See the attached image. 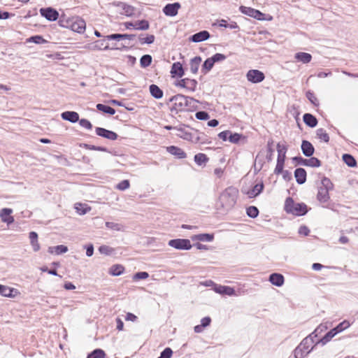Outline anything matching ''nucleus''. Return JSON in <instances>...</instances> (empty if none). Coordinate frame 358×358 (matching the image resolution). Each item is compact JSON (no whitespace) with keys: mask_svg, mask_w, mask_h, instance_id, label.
Listing matches in <instances>:
<instances>
[{"mask_svg":"<svg viewBox=\"0 0 358 358\" xmlns=\"http://www.w3.org/2000/svg\"><path fill=\"white\" fill-rule=\"evenodd\" d=\"M169 102L173 103L170 110L173 116L179 112L192 110L196 107L195 103L198 102V101L192 97L178 94L171 96L167 103Z\"/></svg>","mask_w":358,"mask_h":358,"instance_id":"f257e3e1","label":"nucleus"},{"mask_svg":"<svg viewBox=\"0 0 358 358\" xmlns=\"http://www.w3.org/2000/svg\"><path fill=\"white\" fill-rule=\"evenodd\" d=\"M238 194V190L235 187L230 186L226 188L219 199L222 207L226 209L232 208L236 203Z\"/></svg>","mask_w":358,"mask_h":358,"instance_id":"f03ea898","label":"nucleus"},{"mask_svg":"<svg viewBox=\"0 0 358 358\" xmlns=\"http://www.w3.org/2000/svg\"><path fill=\"white\" fill-rule=\"evenodd\" d=\"M284 208L287 213L296 216L304 215L308 212V207L304 203H295L291 197L286 199Z\"/></svg>","mask_w":358,"mask_h":358,"instance_id":"7ed1b4c3","label":"nucleus"},{"mask_svg":"<svg viewBox=\"0 0 358 358\" xmlns=\"http://www.w3.org/2000/svg\"><path fill=\"white\" fill-rule=\"evenodd\" d=\"M314 343L317 344L312 334L303 338L294 351V357H300L299 352L303 350L306 352V355H308L313 349Z\"/></svg>","mask_w":358,"mask_h":358,"instance_id":"20e7f679","label":"nucleus"},{"mask_svg":"<svg viewBox=\"0 0 358 358\" xmlns=\"http://www.w3.org/2000/svg\"><path fill=\"white\" fill-rule=\"evenodd\" d=\"M292 161L295 162L296 165H303L310 167H319L322 164L319 159L312 156L310 159H304L301 156H296L292 157Z\"/></svg>","mask_w":358,"mask_h":358,"instance_id":"39448f33","label":"nucleus"},{"mask_svg":"<svg viewBox=\"0 0 358 358\" xmlns=\"http://www.w3.org/2000/svg\"><path fill=\"white\" fill-rule=\"evenodd\" d=\"M168 245L177 250H189L192 248V244L189 239L176 238L169 241Z\"/></svg>","mask_w":358,"mask_h":358,"instance_id":"423d86ee","label":"nucleus"},{"mask_svg":"<svg viewBox=\"0 0 358 358\" xmlns=\"http://www.w3.org/2000/svg\"><path fill=\"white\" fill-rule=\"evenodd\" d=\"M218 137L224 141H229L232 143H237L243 137V135L238 133H232L229 130H226L219 133Z\"/></svg>","mask_w":358,"mask_h":358,"instance_id":"0eeeda50","label":"nucleus"},{"mask_svg":"<svg viewBox=\"0 0 358 358\" xmlns=\"http://www.w3.org/2000/svg\"><path fill=\"white\" fill-rule=\"evenodd\" d=\"M247 80L252 83H259L265 79L264 73L257 69L249 70L246 73Z\"/></svg>","mask_w":358,"mask_h":358,"instance_id":"6e6552de","label":"nucleus"},{"mask_svg":"<svg viewBox=\"0 0 358 358\" xmlns=\"http://www.w3.org/2000/svg\"><path fill=\"white\" fill-rule=\"evenodd\" d=\"M86 28L85 21L78 16L73 17L70 29L79 34L83 33Z\"/></svg>","mask_w":358,"mask_h":358,"instance_id":"1a4fd4ad","label":"nucleus"},{"mask_svg":"<svg viewBox=\"0 0 358 358\" xmlns=\"http://www.w3.org/2000/svg\"><path fill=\"white\" fill-rule=\"evenodd\" d=\"M185 127L190 128L191 129L195 131L196 133H199V130L195 129L194 128L190 127L189 126L185 124H180L179 126H177L176 131L178 132L176 135L179 138H181L185 141H189L192 139V133L186 131Z\"/></svg>","mask_w":358,"mask_h":358,"instance_id":"9d476101","label":"nucleus"},{"mask_svg":"<svg viewBox=\"0 0 358 358\" xmlns=\"http://www.w3.org/2000/svg\"><path fill=\"white\" fill-rule=\"evenodd\" d=\"M40 13L41 16L44 17L49 21H55L59 17L57 10L52 7L41 8Z\"/></svg>","mask_w":358,"mask_h":358,"instance_id":"9b49d317","label":"nucleus"},{"mask_svg":"<svg viewBox=\"0 0 358 358\" xmlns=\"http://www.w3.org/2000/svg\"><path fill=\"white\" fill-rule=\"evenodd\" d=\"M95 131L97 136L110 141H115L118 137V135L115 132L102 127H96Z\"/></svg>","mask_w":358,"mask_h":358,"instance_id":"f8f14e48","label":"nucleus"},{"mask_svg":"<svg viewBox=\"0 0 358 358\" xmlns=\"http://www.w3.org/2000/svg\"><path fill=\"white\" fill-rule=\"evenodd\" d=\"M180 6V3L178 2L168 3L164 7L163 12L166 16L173 17L178 14Z\"/></svg>","mask_w":358,"mask_h":358,"instance_id":"ddd939ff","label":"nucleus"},{"mask_svg":"<svg viewBox=\"0 0 358 358\" xmlns=\"http://www.w3.org/2000/svg\"><path fill=\"white\" fill-rule=\"evenodd\" d=\"M176 85L194 92L196 88L197 81L194 79L183 78L179 80Z\"/></svg>","mask_w":358,"mask_h":358,"instance_id":"4468645a","label":"nucleus"},{"mask_svg":"<svg viewBox=\"0 0 358 358\" xmlns=\"http://www.w3.org/2000/svg\"><path fill=\"white\" fill-rule=\"evenodd\" d=\"M106 36L104 39L102 40H97L93 43L90 44V49L95 50H116L118 49L117 48H115L114 46L109 47L108 43H106Z\"/></svg>","mask_w":358,"mask_h":358,"instance_id":"2eb2a0df","label":"nucleus"},{"mask_svg":"<svg viewBox=\"0 0 358 358\" xmlns=\"http://www.w3.org/2000/svg\"><path fill=\"white\" fill-rule=\"evenodd\" d=\"M210 37V33L206 30H203L192 35L189 39L192 42L199 43L208 40Z\"/></svg>","mask_w":358,"mask_h":358,"instance_id":"dca6fc26","label":"nucleus"},{"mask_svg":"<svg viewBox=\"0 0 358 358\" xmlns=\"http://www.w3.org/2000/svg\"><path fill=\"white\" fill-rule=\"evenodd\" d=\"M13 210L8 208H2L0 211V217L3 222L6 223L8 225L14 222V217L11 216Z\"/></svg>","mask_w":358,"mask_h":358,"instance_id":"f3484780","label":"nucleus"},{"mask_svg":"<svg viewBox=\"0 0 358 358\" xmlns=\"http://www.w3.org/2000/svg\"><path fill=\"white\" fill-rule=\"evenodd\" d=\"M301 148L303 154L307 157H310L314 154L315 148L308 141L303 140Z\"/></svg>","mask_w":358,"mask_h":358,"instance_id":"a211bd4d","label":"nucleus"},{"mask_svg":"<svg viewBox=\"0 0 358 358\" xmlns=\"http://www.w3.org/2000/svg\"><path fill=\"white\" fill-rule=\"evenodd\" d=\"M171 74L173 78H182L184 76L185 71L180 62H177L172 64Z\"/></svg>","mask_w":358,"mask_h":358,"instance_id":"6ab92c4d","label":"nucleus"},{"mask_svg":"<svg viewBox=\"0 0 358 358\" xmlns=\"http://www.w3.org/2000/svg\"><path fill=\"white\" fill-rule=\"evenodd\" d=\"M294 177L299 185H303L306 182L307 178L306 171L303 168H297L294 171Z\"/></svg>","mask_w":358,"mask_h":358,"instance_id":"aec40b11","label":"nucleus"},{"mask_svg":"<svg viewBox=\"0 0 358 358\" xmlns=\"http://www.w3.org/2000/svg\"><path fill=\"white\" fill-rule=\"evenodd\" d=\"M166 150L178 159H184L187 157L186 152L182 148L175 145L167 147Z\"/></svg>","mask_w":358,"mask_h":358,"instance_id":"412c9836","label":"nucleus"},{"mask_svg":"<svg viewBox=\"0 0 358 358\" xmlns=\"http://www.w3.org/2000/svg\"><path fill=\"white\" fill-rule=\"evenodd\" d=\"M264 185L263 182H260L254 185L252 189H249L246 192V194L248 196L249 198H255L262 193V192L264 189Z\"/></svg>","mask_w":358,"mask_h":358,"instance_id":"4be33fe9","label":"nucleus"},{"mask_svg":"<svg viewBox=\"0 0 358 358\" xmlns=\"http://www.w3.org/2000/svg\"><path fill=\"white\" fill-rule=\"evenodd\" d=\"M61 117L64 120L71 123H76L79 120V115L75 111H64L61 114Z\"/></svg>","mask_w":358,"mask_h":358,"instance_id":"5701e85b","label":"nucleus"},{"mask_svg":"<svg viewBox=\"0 0 358 358\" xmlns=\"http://www.w3.org/2000/svg\"><path fill=\"white\" fill-rule=\"evenodd\" d=\"M136 37L135 34H113L106 36V39L108 41L115 40V41H120L123 39L132 40Z\"/></svg>","mask_w":358,"mask_h":358,"instance_id":"b1692460","label":"nucleus"},{"mask_svg":"<svg viewBox=\"0 0 358 358\" xmlns=\"http://www.w3.org/2000/svg\"><path fill=\"white\" fill-rule=\"evenodd\" d=\"M284 276L278 273H273L269 276V281L273 285L280 287L284 284Z\"/></svg>","mask_w":358,"mask_h":358,"instance_id":"393cba45","label":"nucleus"},{"mask_svg":"<svg viewBox=\"0 0 358 358\" xmlns=\"http://www.w3.org/2000/svg\"><path fill=\"white\" fill-rule=\"evenodd\" d=\"M329 191L330 190L327 189L326 188H322L320 187H318V192L317 194V199L320 203L327 202L330 199L329 193Z\"/></svg>","mask_w":358,"mask_h":358,"instance_id":"a878e982","label":"nucleus"},{"mask_svg":"<svg viewBox=\"0 0 358 358\" xmlns=\"http://www.w3.org/2000/svg\"><path fill=\"white\" fill-rule=\"evenodd\" d=\"M303 120L304 123L311 128L315 127L318 122L317 118L310 113H305Z\"/></svg>","mask_w":358,"mask_h":358,"instance_id":"bb28decb","label":"nucleus"},{"mask_svg":"<svg viewBox=\"0 0 358 358\" xmlns=\"http://www.w3.org/2000/svg\"><path fill=\"white\" fill-rule=\"evenodd\" d=\"M14 292H17V289H15V288H11L8 286L0 284V294L1 296L12 298L14 297L15 295V294H13Z\"/></svg>","mask_w":358,"mask_h":358,"instance_id":"cd10ccee","label":"nucleus"},{"mask_svg":"<svg viewBox=\"0 0 358 358\" xmlns=\"http://www.w3.org/2000/svg\"><path fill=\"white\" fill-rule=\"evenodd\" d=\"M38 234L35 231H31L29 234L30 239V244L32 246L33 250L37 252L40 250V245L38 241Z\"/></svg>","mask_w":358,"mask_h":358,"instance_id":"c85d7f7f","label":"nucleus"},{"mask_svg":"<svg viewBox=\"0 0 358 358\" xmlns=\"http://www.w3.org/2000/svg\"><path fill=\"white\" fill-rule=\"evenodd\" d=\"M150 94L155 99H159L163 97L164 92L157 85L152 84L149 87Z\"/></svg>","mask_w":358,"mask_h":358,"instance_id":"c756f323","label":"nucleus"},{"mask_svg":"<svg viewBox=\"0 0 358 358\" xmlns=\"http://www.w3.org/2000/svg\"><path fill=\"white\" fill-rule=\"evenodd\" d=\"M294 58L303 64H308L312 59V55L307 52H299L295 54Z\"/></svg>","mask_w":358,"mask_h":358,"instance_id":"7c9ffc66","label":"nucleus"},{"mask_svg":"<svg viewBox=\"0 0 358 358\" xmlns=\"http://www.w3.org/2000/svg\"><path fill=\"white\" fill-rule=\"evenodd\" d=\"M336 334L337 331L334 328L329 331L322 338L316 341V343H322V345H325L327 343L330 341Z\"/></svg>","mask_w":358,"mask_h":358,"instance_id":"2f4dec72","label":"nucleus"},{"mask_svg":"<svg viewBox=\"0 0 358 358\" xmlns=\"http://www.w3.org/2000/svg\"><path fill=\"white\" fill-rule=\"evenodd\" d=\"M201 62V57L200 56H196L190 60V71L192 73H197Z\"/></svg>","mask_w":358,"mask_h":358,"instance_id":"473e14b6","label":"nucleus"},{"mask_svg":"<svg viewBox=\"0 0 358 358\" xmlns=\"http://www.w3.org/2000/svg\"><path fill=\"white\" fill-rule=\"evenodd\" d=\"M215 64L211 57L207 58L201 66V73L204 75L208 73L213 69Z\"/></svg>","mask_w":358,"mask_h":358,"instance_id":"72a5a7b5","label":"nucleus"},{"mask_svg":"<svg viewBox=\"0 0 358 358\" xmlns=\"http://www.w3.org/2000/svg\"><path fill=\"white\" fill-rule=\"evenodd\" d=\"M72 20H73V17H69L65 14H62V15H61L60 17H59L58 23L60 27L69 29L71 27Z\"/></svg>","mask_w":358,"mask_h":358,"instance_id":"f704fd0d","label":"nucleus"},{"mask_svg":"<svg viewBox=\"0 0 358 358\" xmlns=\"http://www.w3.org/2000/svg\"><path fill=\"white\" fill-rule=\"evenodd\" d=\"M193 241L210 242L214 239V235L211 234H199L192 237Z\"/></svg>","mask_w":358,"mask_h":358,"instance_id":"c9c22d12","label":"nucleus"},{"mask_svg":"<svg viewBox=\"0 0 358 358\" xmlns=\"http://www.w3.org/2000/svg\"><path fill=\"white\" fill-rule=\"evenodd\" d=\"M124 271V267L121 264H114L109 269V273L113 276H119Z\"/></svg>","mask_w":358,"mask_h":358,"instance_id":"e433bc0d","label":"nucleus"},{"mask_svg":"<svg viewBox=\"0 0 358 358\" xmlns=\"http://www.w3.org/2000/svg\"><path fill=\"white\" fill-rule=\"evenodd\" d=\"M343 162L349 166V167H355L357 166V161L355 158L350 154H343Z\"/></svg>","mask_w":358,"mask_h":358,"instance_id":"4c0bfd02","label":"nucleus"},{"mask_svg":"<svg viewBox=\"0 0 358 358\" xmlns=\"http://www.w3.org/2000/svg\"><path fill=\"white\" fill-rule=\"evenodd\" d=\"M96 109L99 111L103 112V113H106L110 115H113L115 113V110L110 107V106L105 105L103 103L96 104Z\"/></svg>","mask_w":358,"mask_h":358,"instance_id":"58836bf2","label":"nucleus"},{"mask_svg":"<svg viewBox=\"0 0 358 358\" xmlns=\"http://www.w3.org/2000/svg\"><path fill=\"white\" fill-rule=\"evenodd\" d=\"M155 37L154 35H147L145 36L144 34H141L138 36V41L141 45L143 44H152L154 43Z\"/></svg>","mask_w":358,"mask_h":358,"instance_id":"ea45409f","label":"nucleus"},{"mask_svg":"<svg viewBox=\"0 0 358 358\" xmlns=\"http://www.w3.org/2000/svg\"><path fill=\"white\" fill-rule=\"evenodd\" d=\"M215 291L217 293L227 294L229 296H231L235 294L234 289L228 286L220 285L217 288H216Z\"/></svg>","mask_w":358,"mask_h":358,"instance_id":"a19ab883","label":"nucleus"},{"mask_svg":"<svg viewBox=\"0 0 358 358\" xmlns=\"http://www.w3.org/2000/svg\"><path fill=\"white\" fill-rule=\"evenodd\" d=\"M87 358H106V353L102 349L96 348L89 353Z\"/></svg>","mask_w":358,"mask_h":358,"instance_id":"79ce46f5","label":"nucleus"},{"mask_svg":"<svg viewBox=\"0 0 358 358\" xmlns=\"http://www.w3.org/2000/svg\"><path fill=\"white\" fill-rule=\"evenodd\" d=\"M150 27L148 20H142L135 22L134 29L137 30H147Z\"/></svg>","mask_w":358,"mask_h":358,"instance_id":"37998d69","label":"nucleus"},{"mask_svg":"<svg viewBox=\"0 0 358 358\" xmlns=\"http://www.w3.org/2000/svg\"><path fill=\"white\" fill-rule=\"evenodd\" d=\"M80 147L84 148L87 150H96V151L110 152L107 148L103 147V146H96V145H90L87 143H83L80 145Z\"/></svg>","mask_w":358,"mask_h":358,"instance_id":"c03bdc74","label":"nucleus"},{"mask_svg":"<svg viewBox=\"0 0 358 358\" xmlns=\"http://www.w3.org/2000/svg\"><path fill=\"white\" fill-rule=\"evenodd\" d=\"M208 160L207 155L203 153H198L194 155V162L199 166L205 164Z\"/></svg>","mask_w":358,"mask_h":358,"instance_id":"a18cd8bd","label":"nucleus"},{"mask_svg":"<svg viewBox=\"0 0 358 358\" xmlns=\"http://www.w3.org/2000/svg\"><path fill=\"white\" fill-rule=\"evenodd\" d=\"M152 61V57L150 55H144L140 59V65L142 68L149 66Z\"/></svg>","mask_w":358,"mask_h":358,"instance_id":"49530a36","label":"nucleus"},{"mask_svg":"<svg viewBox=\"0 0 358 358\" xmlns=\"http://www.w3.org/2000/svg\"><path fill=\"white\" fill-rule=\"evenodd\" d=\"M316 135L318 138L323 141L325 143L329 141V134L326 132L325 129L322 128L317 129L316 131Z\"/></svg>","mask_w":358,"mask_h":358,"instance_id":"de8ad7c7","label":"nucleus"},{"mask_svg":"<svg viewBox=\"0 0 358 358\" xmlns=\"http://www.w3.org/2000/svg\"><path fill=\"white\" fill-rule=\"evenodd\" d=\"M287 147L285 145L281 146L280 143L277 144V150H278V159H282L283 162L285 161V155L287 152Z\"/></svg>","mask_w":358,"mask_h":358,"instance_id":"09e8293b","label":"nucleus"},{"mask_svg":"<svg viewBox=\"0 0 358 358\" xmlns=\"http://www.w3.org/2000/svg\"><path fill=\"white\" fill-rule=\"evenodd\" d=\"M272 145H273V141H268L267 143V145H266L267 153L266 155V158L268 162H271L273 160L274 149L272 148Z\"/></svg>","mask_w":358,"mask_h":358,"instance_id":"8fccbe9b","label":"nucleus"},{"mask_svg":"<svg viewBox=\"0 0 358 358\" xmlns=\"http://www.w3.org/2000/svg\"><path fill=\"white\" fill-rule=\"evenodd\" d=\"M27 42L34 43L36 44H43L47 43V41L42 36L35 35L27 39Z\"/></svg>","mask_w":358,"mask_h":358,"instance_id":"3c124183","label":"nucleus"},{"mask_svg":"<svg viewBox=\"0 0 358 358\" xmlns=\"http://www.w3.org/2000/svg\"><path fill=\"white\" fill-rule=\"evenodd\" d=\"M259 213V210L256 206H251L246 208V214L251 218H256Z\"/></svg>","mask_w":358,"mask_h":358,"instance_id":"603ef678","label":"nucleus"},{"mask_svg":"<svg viewBox=\"0 0 358 358\" xmlns=\"http://www.w3.org/2000/svg\"><path fill=\"white\" fill-rule=\"evenodd\" d=\"M219 26L221 27L229 28L231 29H238V26L236 22L228 23L227 20L223 19L219 22Z\"/></svg>","mask_w":358,"mask_h":358,"instance_id":"864d4df0","label":"nucleus"},{"mask_svg":"<svg viewBox=\"0 0 358 358\" xmlns=\"http://www.w3.org/2000/svg\"><path fill=\"white\" fill-rule=\"evenodd\" d=\"M322 186L320 187L322 188H326L329 190H332L334 188V184L331 181V180L327 177H323L321 181Z\"/></svg>","mask_w":358,"mask_h":358,"instance_id":"5fc2aeb1","label":"nucleus"},{"mask_svg":"<svg viewBox=\"0 0 358 358\" xmlns=\"http://www.w3.org/2000/svg\"><path fill=\"white\" fill-rule=\"evenodd\" d=\"M306 98L315 106H319V101L315 96V94L311 91L306 92Z\"/></svg>","mask_w":358,"mask_h":358,"instance_id":"6e6d98bb","label":"nucleus"},{"mask_svg":"<svg viewBox=\"0 0 358 358\" xmlns=\"http://www.w3.org/2000/svg\"><path fill=\"white\" fill-rule=\"evenodd\" d=\"M350 324L348 320H344L334 327L337 333H340L350 327Z\"/></svg>","mask_w":358,"mask_h":358,"instance_id":"4d7b16f0","label":"nucleus"},{"mask_svg":"<svg viewBox=\"0 0 358 358\" xmlns=\"http://www.w3.org/2000/svg\"><path fill=\"white\" fill-rule=\"evenodd\" d=\"M195 117L199 120H207L210 118L208 113L204 110H200L196 113Z\"/></svg>","mask_w":358,"mask_h":358,"instance_id":"13d9d810","label":"nucleus"},{"mask_svg":"<svg viewBox=\"0 0 358 358\" xmlns=\"http://www.w3.org/2000/svg\"><path fill=\"white\" fill-rule=\"evenodd\" d=\"M284 164L285 162H283L282 159H277V164L274 170V173L278 175L283 172L285 171L283 170Z\"/></svg>","mask_w":358,"mask_h":358,"instance_id":"bf43d9fd","label":"nucleus"},{"mask_svg":"<svg viewBox=\"0 0 358 358\" xmlns=\"http://www.w3.org/2000/svg\"><path fill=\"white\" fill-rule=\"evenodd\" d=\"M239 10L242 13H243L246 15H248L250 17H252L254 12H255L254 8H250V7H246L244 6H241L239 8Z\"/></svg>","mask_w":358,"mask_h":358,"instance_id":"052dcab7","label":"nucleus"},{"mask_svg":"<svg viewBox=\"0 0 358 358\" xmlns=\"http://www.w3.org/2000/svg\"><path fill=\"white\" fill-rule=\"evenodd\" d=\"M149 277V274L146 271H141L136 273L133 276L134 280H145Z\"/></svg>","mask_w":358,"mask_h":358,"instance_id":"680f3d73","label":"nucleus"},{"mask_svg":"<svg viewBox=\"0 0 358 358\" xmlns=\"http://www.w3.org/2000/svg\"><path fill=\"white\" fill-rule=\"evenodd\" d=\"M130 187V182L129 180H123L120 182H119L116 188L119 190L124 191L128 189Z\"/></svg>","mask_w":358,"mask_h":358,"instance_id":"e2e57ef3","label":"nucleus"},{"mask_svg":"<svg viewBox=\"0 0 358 358\" xmlns=\"http://www.w3.org/2000/svg\"><path fill=\"white\" fill-rule=\"evenodd\" d=\"M99 251L101 254L110 255L114 251V249L108 245H103L99 248Z\"/></svg>","mask_w":358,"mask_h":358,"instance_id":"0e129e2a","label":"nucleus"},{"mask_svg":"<svg viewBox=\"0 0 358 358\" xmlns=\"http://www.w3.org/2000/svg\"><path fill=\"white\" fill-rule=\"evenodd\" d=\"M122 10L124 11V13L127 16H131L134 14V8L130 5L124 4L122 6Z\"/></svg>","mask_w":358,"mask_h":358,"instance_id":"69168bd1","label":"nucleus"},{"mask_svg":"<svg viewBox=\"0 0 358 358\" xmlns=\"http://www.w3.org/2000/svg\"><path fill=\"white\" fill-rule=\"evenodd\" d=\"M327 329V327L326 324H321L315 329V330L311 334L314 338H317L319 334H321Z\"/></svg>","mask_w":358,"mask_h":358,"instance_id":"338daca9","label":"nucleus"},{"mask_svg":"<svg viewBox=\"0 0 358 358\" xmlns=\"http://www.w3.org/2000/svg\"><path fill=\"white\" fill-rule=\"evenodd\" d=\"M173 355V350L170 348H166L158 358H171Z\"/></svg>","mask_w":358,"mask_h":358,"instance_id":"774afa93","label":"nucleus"}]
</instances>
